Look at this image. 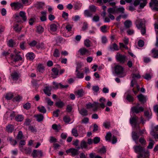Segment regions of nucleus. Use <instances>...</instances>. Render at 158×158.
Masks as SVG:
<instances>
[{
	"label": "nucleus",
	"instance_id": "ddd939ff",
	"mask_svg": "<svg viewBox=\"0 0 158 158\" xmlns=\"http://www.w3.org/2000/svg\"><path fill=\"white\" fill-rule=\"evenodd\" d=\"M11 7H14L15 9L18 10L23 7L22 4L19 2H15L11 3L10 4Z\"/></svg>",
	"mask_w": 158,
	"mask_h": 158
},
{
	"label": "nucleus",
	"instance_id": "2eb2a0df",
	"mask_svg": "<svg viewBox=\"0 0 158 158\" xmlns=\"http://www.w3.org/2000/svg\"><path fill=\"white\" fill-rule=\"evenodd\" d=\"M80 68L77 67L76 68V77L78 78H82L84 77V74L83 73H80L79 71Z\"/></svg>",
	"mask_w": 158,
	"mask_h": 158
},
{
	"label": "nucleus",
	"instance_id": "72a5a7b5",
	"mask_svg": "<svg viewBox=\"0 0 158 158\" xmlns=\"http://www.w3.org/2000/svg\"><path fill=\"white\" fill-rule=\"evenodd\" d=\"M80 146L81 149L86 148L88 147L87 143L85 141L83 140L81 142Z\"/></svg>",
	"mask_w": 158,
	"mask_h": 158
},
{
	"label": "nucleus",
	"instance_id": "864d4df0",
	"mask_svg": "<svg viewBox=\"0 0 158 158\" xmlns=\"http://www.w3.org/2000/svg\"><path fill=\"white\" fill-rule=\"evenodd\" d=\"M22 99V97L19 95H17L13 99L14 102H19Z\"/></svg>",
	"mask_w": 158,
	"mask_h": 158
},
{
	"label": "nucleus",
	"instance_id": "412c9836",
	"mask_svg": "<svg viewBox=\"0 0 158 158\" xmlns=\"http://www.w3.org/2000/svg\"><path fill=\"white\" fill-rule=\"evenodd\" d=\"M152 56L154 58H158V50L153 49L151 50Z\"/></svg>",
	"mask_w": 158,
	"mask_h": 158
},
{
	"label": "nucleus",
	"instance_id": "5701e85b",
	"mask_svg": "<svg viewBox=\"0 0 158 158\" xmlns=\"http://www.w3.org/2000/svg\"><path fill=\"white\" fill-rule=\"evenodd\" d=\"M26 57L27 59L32 60L34 59L35 56L33 53L29 52L26 54Z\"/></svg>",
	"mask_w": 158,
	"mask_h": 158
},
{
	"label": "nucleus",
	"instance_id": "603ef678",
	"mask_svg": "<svg viewBox=\"0 0 158 158\" xmlns=\"http://www.w3.org/2000/svg\"><path fill=\"white\" fill-rule=\"evenodd\" d=\"M80 19V16L78 15H76L72 17V20L74 22H77Z\"/></svg>",
	"mask_w": 158,
	"mask_h": 158
},
{
	"label": "nucleus",
	"instance_id": "58836bf2",
	"mask_svg": "<svg viewBox=\"0 0 158 158\" xmlns=\"http://www.w3.org/2000/svg\"><path fill=\"white\" fill-rule=\"evenodd\" d=\"M124 25L127 28H129L132 25L131 22L130 21L127 20L124 22Z\"/></svg>",
	"mask_w": 158,
	"mask_h": 158
},
{
	"label": "nucleus",
	"instance_id": "0e129e2a",
	"mask_svg": "<svg viewBox=\"0 0 158 158\" xmlns=\"http://www.w3.org/2000/svg\"><path fill=\"white\" fill-rule=\"evenodd\" d=\"M45 99L48 105L51 106L53 105V102L49 98H46Z\"/></svg>",
	"mask_w": 158,
	"mask_h": 158
},
{
	"label": "nucleus",
	"instance_id": "20e7f679",
	"mask_svg": "<svg viewBox=\"0 0 158 158\" xmlns=\"http://www.w3.org/2000/svg\"><path fill=\"white\" fill-rule=\"evenodd\" d=\"M138 118L137 117H134L130 118V123L132 126L135 128H139V125L137 124Z\"/></svg>",
	"mask_w": 158,
	"mask_h": 158
},
{
	"label": "nucleus",
	"instance_id": "680f3d73",
	"mask_svg": "<svg viewBox=\"0 0 158 158\" xmlns=\"http://www.w3.org/2000/svg\"><path fill=\"white\" fill-rule=\"evenodd\" d=\"M63 120L64 122L66 123H69L70 121V117L67 116H64Z\"/></svg>",
	"mask_w": 158,
	"mask_h": 158
},
{
	"label": "nucleus",
	"instance_id": "e2e57ef3",
	"mask_svg": "<svg viewBox=\"0 0 158 158\" xmlns=\"http://www.w3.org/2000/svg\"><path fill=\"white\" fill-rule=\"evenodd\" d=\"M31 122V120L29 118H27L25 119L24 122V125L25 126H28L30 125Z\"/></svg>",
	"mask_w": 158,
	"mask_h": 158
},
{
	"label": "nucleus",
	"instance_id": "6ab92c4d",
	"mask_svg": "<svg viewBox=\"0 0 158 158\" xmlns=\"http://www.w3.org/2000/svg\"><path fill=\"white\" fill-rule=\"evenodd\" d=\"M78 111L80 114L83 116H86L88 115V111L85 108H83L81 109L78 108Z\"/></svg>",
	"mask_w": 158,
	"mask_h": 158
},
{
	"label": "nucleus",
	"instance_id": "473e14b6",
	"mask_svg": "<svg viewBox=\"0 0 158 158\" xmlns=\"http://www.w3.org/2000/svg\"><path fill=\"white\" fill-rule=\"evenodd\" d=\"M37 108L39 110V111L41 113H45L46 112V110L44 106H38Z\"/></svg>",
	"mask_w": 158,
	"mask_h": 158
},
{
	"label": "nucleus",
	"instance_id": "0eeeda50",
	"mask_svg": "<svg viewBox=\"0 0 158 158\" xmlns=\"http://www.w3.org/2000/svg\"><path fill=\"white\" fill-rule=\"evenodd\" d=\"M149 4L150 7L153 10H158V1L157 0H152Z\"/></svg>",
	"mask_w": 158,
	"mask_h": 158
},
{
	"label": "nucleus",
	"instance_id": "cd10ccee",
	"mask_svg": "<svg viewBox=\"0 0 158 158\" xmlns=\"http://www.w3.org/2000/svg\"><path fill=\"white\" fill-rule=\"evenodd\" d=\"M24 118L22 114H18L15 117V119L17 122H22Z\"/></svg>",
	"mask_w": 158,
	"mask_h": 158
},
{
	"label": "nucleus",
	"instance_id": "a878e982",
	"mask_svg": "<svg viewBox=\"0 0 158 158\" xmlns=\"http://www.w3.org/2000/svg\"><path fill=\"white\" fill-rule=\"evenodd\" d=\"M140 77V76L139 74H132L133 80L131 81V86L133 87L134 84V82H135L134 79L135 78H139Z\"/></svg>",
	"mask_w": 158,
	"mask_h": 158
},
{
	"label": "nucleus",
	"instance_id": "1a4fd4ad",
	"mask_svg": "<svg viewBox=\"0 0 158 158\" xmlns=\"http://www.w3.org/2000/svg\"><path fill=\"white\" fill-rule=\"evenodd\" d=\"M98 102H94L93 104L89 103L86 105V107L88 109L93 108V110L96 111L98 108Z\"/></svg>",
	"mask_w": 158,
	"mask_h": 158
},
{
	"label": "nucleus",
	"instance_id": "6e6552de",
	"mask_svg": "<svg viewBox=\"0 0 158 158\" xmlns=\"http://www.w3.org/2000/svg\"><path fill=\"white\" fill-rule=\"evenodd\" d=\"M31 155L34 158H36L38 156L41 157L43 156L42 151L39 150H34Z\"/></svg>",
	"mask_w": 158,
	"mask_h": 158
},
{
	"label": "nucleus",
	"instance_id": "6e6d98bb",
	"mask_svg": "<svg viewBox=\"0 0 158 158\" xmlns=\"http://www.w3.org/2000/svg\"><path fill=\"white\" fill-rule=\"evenodd\" d=\"M84 14L87 17H91L92 15V14L90 13L88 10H85Z\"/></svg>",
	"mask_w": 158,
	"mask_h": 158
},
{
	"label": "nucleus",
	"instance_id": "774afa93",
	"mask_svg": "<svg viewBox=\"0 0 158 158\" xmlns=\"http://www.w3.org/2000/svg\"><path fill=\"white\" fill-rule=\"evenodd\" d=\"M29 129L32 132L36 131V130L34 126H29Z\"/></svg>",
	"mask_w": 158,
	"mask_h": 158
},
{
	"label": "nucleus",
	"instance_id": "052dcab7",
	"mask_svg": "<svg viewBox=\"0 0 158 158\" xmlns=\"http://www.w3.org/2000/svg\"><path fill=\"white\" fill-rule=\"evenodd\" d=\"M31 107V104L29 103H27L24 104L23 106V107L24 109L26 110L29 109Z\"/></svg>",
	"mask_w": 158,
	"mask_h": 158
},
{
	"label": "nucleus",
	"instance_id": "ea45409f",
	"mask_svg": "<svg viewBox=\"0 0 158 158\" xmlns=\"http://www.w3.org/2000/svg\"><path fill=\"white\" fill-rule=\"evenodd\" d=\"M89 157L90 158H103L101 156L95 155V153L93 152L89 154Z\"/></svg>",
	"mask_w": 158,
	"mask_h": 158
},
{
	"label": "nucleus",
	"instance_id": "aec40b11",
	"mask_svg": "<svg viewBox=\"0 0 158 158\" xmlns=\"http://www.w3.org/2000/svg\"><path fill=\"white\" fill-rule=\"evenodd\" d=\"M34 117L35 118L36 121L39 122L42 121L44 118V115L40 114L35 115Z\"/></svg>",
	"mask_w": 158,
	"mask_h": 158
},
{
	"label": "nucleus",
	"instance_id": "3c124183",
	"mask_svg": "<svg viewBox=\"0 0 158 158\" xmlns=\"http://www.w3.org/2000/svg\"><path fill=\"white\" fill-rule=\"evenodd\" d=\"M53 55L54 57H59L60 55V53L59 50L58 49H56L54 50Z\"/></svg>",
	"mask_w": 158,
	"mask_h": 158
},
{
	"label": "nucleus",
	"instance_id": "f03ea898",
	"mask_svg": "<svg viewBox=\"0 0 158 158\" xmlns=\"http://www.w3.org/2000/svg\"><path fill=\"white\" fill-rule=\"evenodd\" d=\"M115 73L120 77H123L125 76L126 73L124 72L123 67L119 65H116L114 67Z\"/></svg>",
	"mask_w": 158,
	"mask_h": 158
},
{
	"label": "nucleus",
	"instance_id": "a211bd4d",
	"mask_svg": "<svg viewBox=\"0 0 158 158\" xmlns=\"http://www.w3.org/2000/svg\"><path fill=\"white\" fill-rule=\"evenodd\" d=\"M139 135H138L137 133L133 131L132 133V137L133 139L135 141L136 144L138 143V140L139 138Z\"/></svg>",
	"mask_w": 158,
	"mask_h": 158
},
{
	"label": "nucleus",
	"instance_id": "9d476101",
	"mask_svg": "<svg viewBox=\"0 0 158 158\" xmlns=\"http://www.w3.org/2000/svg\"><path fill=\"white\" fill-rule=\"evenodd\" d=\"M78 52L80 55L81 56H89L90 54V52L85 48H82L78 50Z\"/></svg>",
	"mask_w": 158,
	"mask_h": 158
},
{
	"label": "nucleus",
	"instance_id": "9b49d317",
	"mask_svg": "<svg viewBox=\"0 0 158 158\" xmlns=\"http://www.w3.org/2000/svg\"><path fill=\"white\" fill-rule=\"evenodd\" d=\"M10 58L12 61L15 62H16L19 60H22V59L21 56L18 54H16L15 55L10 54Z\"/></svg>",
	"mask_w": 158,
	"mask_h": 158
},
{
	"label": "nucleus",
	"instance_id": "8fccbe9b",
	"mask_svg": "<svg viewBox=\"0 0 158 158\" xmlns=\"http://www.w3.org/2000/svg\"><path fill=\"white\" fill-rule=\"evenodd\" d=\"M26 144V142L24 140H21L19 144V148L20 150H22L23 149V146Z\"/></svg>",
	"mask_w": 158,
	"mask_h": 158
},
{
	"label": "nucleus",
	"instance_id": "79ce46f5",
	"mask_svg": "<svg viewBox=\"0 0 158 158\" xmlns=\"http://www.w3.org/2000/svg\"><path fill=\"white\" fill-rule=\"evenodd\" d=\"M111 134L110 132H108L105 136V139L106 141L109 142L111 141Z\"/></svg>",
	"mask_w": 158,
	"mask_h": 158
},
{
	"label": "nucleus",
	"instance_id": "a19ab883",
	"mask_svg": "<svg viewBox=\"0 0 158 158\" xmlns=\"http://www.w3.org/2000/svg\"><path fill=\"white\" fill-rule=\"evenodd\" d=\"M14 94L11 93H9L6 94L5 98L7 100H10L14 97Z\"/></svg>",
	"mask_w": 158,
	"mask_h": 158
},
{
	"label": "nucleus",
	"instance_id": "09e8293b",
	"mask_svg": "<svg viewBox=\"0 0 158 158\" xmlns=\"http://www.w3.org/2000/svg\"><path fill=\"white\" fill-rule=\"evenodd\" d=\"M149 141H150V142L149 143L147 147V148L148 149H152V148L154 144V142L151 139H149Z\"/></svg>",
	"mask_w": 158,
	"mask_h": 158
},
{
	"label": "nucleus",
	"instance_id": "f257e3e1",
	"mask_svg": "<svg viewBox=\"0 0 158 158\" xmlns=\"http://www.w3.org/2000/svg\"><path fill=\"white\" fill-rule=\"evenodd\" d=\"M136 27L140 30L141 33L144 35L146 33L145 20L144 19H138L135 22Z\"/></svg>",
	"mask_w": 158,
	"mask_h": 158
},
{
	"label": "nucleus",
	"instance_id": "37998d69",
	"mask_svg": "<svg viewBox=\"0 0 158 158\" xmlns=\"http://www.w3.org/2000/svg\"><path fill=\"white\" fill-rule=\"evenodd\" d=\"M116 12L117 13H124L125 10V9L123 7H121L119 8H116Z\"/></svg>",
	"mask_w": 158,
	"mask_h": 158
},
{
	"label": "nucleus",
	"instance_id": "bb28decb",
	"mask_svg": "<svg viewBox=\"0 0 158 158\" xmlns=\"http://www.w3.org/2000/svg\"><path fill=\"white\" fill-rule=\"evenodd\" d=\"M152 76V72L149 73H146L145 75L143 76L144 78L147 80H150Z\"/></svg>",
	"mask_w": 158,
	"mask_h": 158
},
{
	"label": "nucleus",
	"instance_id": "c03bdc74",
	"mask_svg": "<svg viewBox=\"0 0 158 158\" xmlns=\"http://www.w3.org/2000/svg\"><path fill=\"white\" fill-rule=\"evenodd\" d=\"M85 45L87 47H89L90 46V41L88 39H86L84 41Z\"/></svg>",
	"mask_w": 158,
	"mask_h": 158
},
{
	"label": "nucleus",
	"instance_id": "4c0bfd02",
	"mask_svg": "<svg viewBox=\"0 0 158 158\" xmlns=\"http://www.w3.org/2000/svg\"><path fill=\"white\" fill-rule=\"evenodd\" d=\"M37 69L39 72L43 73L44 70V67L43 65L40 64L38 65Z\"/></svg>",
	"mask_w": 158,
	"mask_h": 158
},
{
	"label": "nucleus",
	"instance_id": "7ed1b4c3",
	"mask_svg": "<svg viewBox=\"0 0 158 158\" xmlns=\"http://www.w3.org/2000/svg\"><path fill=\"white\" fill-rule=\"evenodd\" d=\"M117 60L121 64L124 63L127 60V58L125 55L118 53L116 56Z\"/></svg>",
	"mask_w": 158,
	"mask_h": 158
},
{
	"label": "nucleus",
	"instance_id": "4be33fe9",
	"mask_svg": "<svg viewBox=\"0 0 158 158\" xmlns=\"http://www.w3.org/2000/svg\"><path fill=\"white\" fill-rule=\"evenodd\" d=\"M105 99L103 98H100L99 99V101L101 102V103H98V108L101 107L102 108H104L105 107L104 103L105 102Z\"/></svg>",
	"mask_w": 158,
	"mask_h": 158
},
{
	"label": "nucleus",
	"instance_id": "c756f323",
	"mask_svg": "<svg viewBox=\"0 0 158 158\" xmlns=\"http://www.w3.org/2000/svg\"><path fill=\"white\" fill-rule=\"evenodd\" d=\"M108 12L109 14H114L117 13L116 7L110 8L108 9Z\"/></svg>",
	"mask_w": 158,
	"mask_h": 158
},
{
	"label": "nucleus",
	"instance_id": "13d9d810",
	"mask_svg": "<svg viewBox=\"0 0 158 158\" xmlns=\"http://www.w3.org/2000/svg\"><path fill=\"white\" fill-rule=\"evenodd\" d=\"M139 142L142 146L146 145V141L143 137L140 138L139 139Z\"/></svg>",
	"mask_w": 158,
	"mask_h": 158
},
{
	"label": "nucleus",
	"instance_id": "423d86ee",
	"mask_svg": "<svg viewBox=\"0 0 158 158\" xmlns=\"http://www.w3.org/2000/svg\"><path fill=\"white\" fill-rule=\"evenodd\" d=\"M140 2H141L140 4V8H143L147 4L146 0H136L135 1L134 3V5L136 6L139 4Z\"/></svg>",
	"mask_w": 158,
	"mask_h": 158
},
{
	"label": "nucleus",
	"instance_id": "7c9ffc66",
	"mask_svg": "<svg viewBox=\"0 0 158 158\" xmlns=\"http://www.w3.org/2000/svg\"><path fill=\"white\" fill-rule=\"evenodd\" d=\"M19 16L22 18L23 19L24 21L27 20V18L26 15V13L24 11H20L19 13Z\"/></svg>",
	"mask_w": 158,
	"mask_h": 158
},
{
	"label": "nucleus",
	"instance_id": "49530a36",
	"mask_svg": "<svg viewBox=\"0 0 158 158\" xmlns=\"http://www.w3.org/2000/svg\"><path fill=\"white\" fill-rule=\"evenodd\" d=\"M110 49L111 50H118V46L115 43H114L112 44V47H110Z\"/></svg>",
	"mask_w": 158,
	"mask_h": 158
},
{
	"label": "nucleus",
	"instance_id": "393cba45",
	"mask_svg": "<svg viewBox=\"0 0 158 158\" xmlns=\"http://www.w3.org/2000/svg\"><path fill=\"white\" fill-rule=\"evenodd\" d=\"M14 129V127L13 125L9 124L6 127V130L8 133H11Z\"/></svg>",
	"mask_w": 158,
	"mask_h": 158
},
{
	"label": "nucleus",
	"instance_id": "4468645a",
	"mask_svg": "<svg viewBox=\"0 0 158 158\" xmlns=\"http://www.w3.org/2000/svg\"><path fill=\"white\" fill-rule=\"evenodd\" d=\"M66 152L67 153H71V155L73 156H75L78 154V150L73 148H71L66 150Z\"/></svg>",
	"mask_w": 158,
	"mask_h": 158
},
{
	"label": "nucleus",
	"instance_id": "de8ad7c7",
	"mask_svg": "<svg viewBox=\"0 0 158 158\" xmlns=\"http://www.w3.org/2000/svg\"><path fill=\"white\" fill-rule=\"evenodd\" d=\"M11 77L14 80H17L18 79L19 76L16 73H14L12 74Z\"/></svg>",
	"mask_w": 158,
	"mask_h": 158
},
{
	"label": "nucleus",
	"instance_id": "c9c22d12",
	"mask_svg": "<svg viewBox=\"0 0 158 158\" xmlns=\"http://www.w3.org/2000/svg\"><path fill=\"white\" fill-rule=\"evenodd\" d=\"M82 6V4L80 3L77 2L75 4L74 8L75 10H79Z\"/></svg>",
	"mask_w": 158,
	"mask_h": 158
},
{
	"label": "nucleus",
	"instance_id": "b1692460",
	"mask_svg": "<svg viewBox=\"0 0 158 158\" xmlns=\"http://www.w3.org/2000/svg\"><path fill=\"white\" fill-rule=\"evenodd\" d=\"M84 91L82 89H81L76 92L75 94L76 95H77L78 97H81L84 95Z\"/></svg>",
	"mask_w": 158,
	"mask_h": 158
},
{
	"label": "nucleus",
	"instance_id": "69168bd1",
	"mask_svg": "<svg viewBox=\"0 0 158 158\" xmlns=\"http://www.w3.org/2000/svg\"><path fill=\"white\" fill-rule=\"evenodd\" d=\"M147 132L145 130V129H143L140 130V129L139 130L138 135H139V136H141L143 135V134H146Z\"/></svg>",
	"mask_w": 158,
	"mask_h": 158
},
{
	"label": "nucleus",
	"instance_id": "338daca9",
	"mask_svg": "<svg viewBox=\"0 0 158 158\" xmlns=\"http://www.w3.org/2000/svg\"><path fill=\"white\" fill-rule=\"evenodd\" d=\"M89 10L92 12H95L96 10V7L93 5H91L89 6Z\"/></svg>",
	"mask_w": 158,
	"mask_h": 158
},
{
	"label": "nucleus",
	"instance_id": "f8f14e48",
	"mask_svg": "<svg viewBox=\"0 0 158 158\" xmlns=\"http://www.w3.org/2000/svg\"><path fill=\"white\" fill-rule=\"evenodd\" d=\"M135 152L136 153H142L144 151L143 147L140 145H135L133 147Z\"/></svg>",
	"mask_w": 158,
	"mask_h": 158
},
{
	"label": "nucleus",
	"instance_id": "c85d7f7f",
	"mask_svg": "<svg viewBox=\"0 0 158 158\" xmlns=\"http://www.w3.org/2000/svg\"><path fill=\"white\" fill-rule=\"evenodd\" d=\"M50 28L51 31L55 32L57 30V26L56 24L53 23L50 25Z\"/></svg>",
	"mask_w": 158,
	"mask_h": 158
},
{
	"label": "nucleus",
	"instance_id": "5fc2aeb1",
	"mask_svg": "<svg viewBox=\"0 0 158 158\" xmlns=\"http://www.w3.org/2000/svg\"><path fill=\"white\" fill-rule=\"evenodd\" d=\"M72 133L73 135L75 137H77L78 135L77 130L76 128H73L72 129Z\"/></svg>",
	"mask_w": 158,
	"mask_h": 158
},
{
	"label": "nucleus",
	"instance_id": "f704fd0d",
	"mask_svg": "<svg viewBox=\"0 0 158 158\" xmlns=\"http://www.w3.org/2000/svg\"><path fill=\"white\" fill-rule=\"evenodd\" d=\"M8 46L10 47H12L16 45V43L14 42L13 40L10 39L9 40L8 42Z\"/></svg>",
	"mask_w": 158,
	"mask_h": 158
},
{
	"label": "nucleus",
	"instance_id": "dca6fc26",
	"mask_svg": "<svg viewBox=\"0 0 158 158\" xmlns=\"http://www.w3.org/2000/svg\"><path fill=\"white\" fill-rule=\"evenodd\" d=\"M137 98L139 101L142 103L145 102L147 100V98L146 96L143 95L142 94H140L137 96Z\"/></svg>",
	"mask_w": 158,
	"mask_h": 158
},
{
	"label": "nucleus",
	"instance_id": "f3484780",
	"mask_svg": "<svg viewBox=\"0 0 158 158\" xmlns=\"http://www.w3.org/2000/svg\"><path fill=\"white\" fill-rule=\"evenodd\" d=\"M52 90V87L50 86H47L45 87L44 89V93L48 96L51 95V91Z\"/></svg>",
	"mask_w": 158,
	"mask_h": 158
},
{
	"label": "nucleus",
	"instance_id": "2f4dec72",
	"mask_svg": "<svg viewBox=\"0 0 158 158\" xmlns=\"http://www.w3.org/2000/svg\"><path fill=\"white\" fill-rule=\"evenodd\" d=\"M44 30V27L41 26L39 25L36 27V32L39 34L42 33Z\"/></svg>",
	"mask_w": 158,
	"mask_h": 158
},
{
	"label": "nucleus",
	"instance_id": "a18cd8bd",
	"mask_svg": "<svg viewBox=\"0 0 158 158\" xmlns=\"http://www.w3.org/2000/svg\"><path fill=\"white\" fill-rule=\"evenodd\" d=\"M126 99L129 102H132L134 100V98L133 96L129 94H128L126 98Z\"/></svg>",
	"mask_w": 158,
	"mask_h": 158
},
{
	"label": "nucleus",
	"instance_id": "bf43d9fd",
	"mask_svg": "<svg viewBox=\"0 0 158 158\" xmlns=\"http://www.w3.org/2000/svg\"><path fill=\"white\" fill-rule=\"evenodd\" d=\"M89 119L87 117H85L81 121V123L83 124H86L89 123Z\"/></svg>",
	"mask_w": 158,
	"mask_h": 158
},
{
	"label": "nucleus",
	"instance_id": "4d7b16f0",
	"mask_svg": "<svg viewBox=\"0 0 158 158\" xmlns=\"http://www.w3.org/2000/svg\"><path fill=\"white\" fill-rule=\"evenodd\" d=\"M14 30L16 32H19L21 31V27H19L18 24H15V26L14 27Z\"/></svg>",
	"mask_w": 158,
	"mask_h": 158
},
{
	"label": "nucleus",
	"instance_id": "39448f33",
	"mask_svg": "<svg viewBox=\"0 0 158 158\" xmlns=\"http://www.w3.org/2000/svg\"><path fill=\"white\" fill-rule=\"evenodd\" d=\"M139 104H137L136 106L131 107V110L132 112L136 114H138L144 110V108L142 106H139Z\"/></svg>",
	"mask_w": 158,
	"mask_h": 158
},
{
	"label": "nucleus",
	"instance_id": "e433bc0d",
	"mask_svg": "<svg viewBox=\"0 0 158 158\" xmlns=\"http://www.w3.org/2000/svg\"><path fill=\"white\" fill-rule=\"evenodd\" d=\"M55 104L56 106L59 108H62L64 106V103L60 101L57 102Z\"/></svg>",
	"mask_w": 158,
	"mask_h": 158
}]
</instances>
